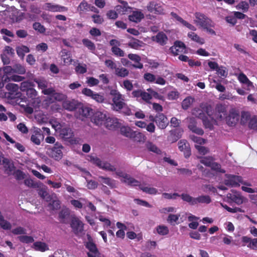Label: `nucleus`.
Returning <instances> with one entry per match:
<instances>
[{"instance_id": "603ef678", "label": "nucleus", "mask_w": 257, "mask_h": 257, "mask_svg": "<svg viewBox=\"0 0 257 257\" xmlns=\"http://www.w3.org/2000/svg\"><path fill=\"white\" fill-rule=\"evenodd\" d=\"M99 179L101 180L103 183L108 185L111 188H113L115 186L114 181L110 178L99 176Z\"/></svg>"}, {"instance_id": "dca6fc26", "label": "nucleus", "mask_w": 257, "mask_h": 257, "mask_svg": "<svg viewBox=\"0 0 257 257\" xmlns=\"http://www.w3.org/2000/svg\"><path fill=\"white\" fill-rule=\"evenodd\" d=\"M44 138V136L42 130L39 128H36L31 137V141L35 145H40Z\"/></svg>"}, {"instance_id": "cd10ccee", "label": "nucleus", "mask_w": 257, "mask_h": 257, "mask_svg": "<svg viewBox=\"0 0 257 257\" xmlns=\"http://www.w3.org/2000/svg\"><path fill=\"white\" fill-rule=\"evenodd\" d=\"M210 119L205 115L201 119L202 120L203 124L205 128H208L210 130H213L214 128L213 124L216 122V120L213 117L209 116Z\"/></svg>"}, {"instance_id": "bf43d9fd", "label": "nucleus", "mask_w": 257, "mask_h": 257, "mask_svg": "<svg viewBox=\"0 0 257 257\" xmlns=\"http://www.w3.org/2000/svg\"><path fill=\"white\" fill-rule=\"evenodd\" d=\"M111 50L113 54L116 56L123 57L124 56V51L117 46L112 47Z\"/></svg>"}, {"instance_id": "b1692460", "label": "nucleus", "mask_w": 257, "mask_h": 257, "mask_svg": "<svg viewBox=\"0 0 257 257\" xmlns=\"http://www.w3.org/2000/svg\"><path fill=\"white\" fill-rule=\"evenodd\" d=\"M153 41H155L161 46L166 44L168 41L167 35L163 32H159L155 36L152 37Z\"/></svg>"}, {"instance_id": "13d9d810", "label": "nucleus", "mask_w": 257, "mask_h": 257, "mask_svg": "<svg viewBox=\"0 0 257 257\" xmlns=\"http://www.w3.org/2000/svg\"><path fill=\"white\" fill-rule=\"evenodd\" d=\"M3 164L6 168V170L10 172H11L15 168L13 165L10 164L9 160L7 158H3Z\"/></svg>"}, {"instance_id": "1a4fd4ad", "label": "nucleus", "mask_w": 257, "mask_h": 257, "mask_svg": "<svg viewBox=\"0 0 257 257\" xmlns=\"http://www.w3.org/2000/svg\"><path fill=\"white\" fill-rule=\"evenodd\" d=\"M69 223L75 234L80 233L83 230V224L82 222L75 214H73L72 217V220Z\"/></svg>"}, {"instance_id": "79ce46f5", "label": "nucleus", "mask_w": 257, "mask_h": 257, "mask_svg": "<svg viewBox=\"0 0 257 257\" xmlns=\"http://www.w3.org/2000/svg\"><path fill=\"white\" fill-rule=\"evenodd\" d=\"M157 232L161 235H167L169 232V228L167 226L164 225H160L156 227Z\"/></svg>"}, {"instance_id": "2eb2a0df", "label": "nucleus", "mask_w": 257, "mask_h": 257, "mask_svg": "<svg viewBox=\"0 0 257 257\" xmlns=\"http://www.w3.org/2000/svg\"><path fill=\"white\" fill-rule=\"evenodd\" d=\"M178 148L183 152L185 158H188L191 155V149L189 143L185 140H181L178 142Z\"/></svg>"}, {"instance_id": "9b49d317", "label": "nucleus", "mask_w": 257, "mask_h": 257, "mask_svg": "<svg viewBox=\"0 0 257 257\" xmlns=\"http://www.w3.org/2000/svg\"><path fill=\"white\" fill-rule=\"evenodd\" d=\"M239 114L236 110L231 109L226 116V124L229 126H235L239 119Z\"/></svg>"}, {"instance_id": "a878e982", "label": "nucleus", "mask_w": 257, "mask_h": 257, "mask_svg": "<svg viewBox=\"0 0 257 257\" xmlns=\"http://www.w3.org/2000/svg\"><path fill=\"white\" fill-rule=\"evenodd\" d=\"M128 58L136 63V64H132V66L135 68L142 69L143 68V64L141 63V57L135 54H129L128 55Z\"/></svg>"}, {"instance_id": "c756f323", "label": "nucleus", "mask_w": 257, "mask_h": 257, "mask_svg": "<svg viewBox=\"0 0 257 257\" xmlns=\"http://www.w3.org/2000/svg\"><path fill=\"white\" fill-rule=\"evenodd\" d=\"M144 18V15L140 11H134L132 14L128 16V20L130 21L139 23Z\"/></svg>"}, {"instance_id": "e433bc0d", "label": "nucleus", "mask_w": 257, "mask_h": 257, "mask_svg": "<svg viewBox=\"0 0 257 257\" xmlns=\"http://www.w3.org/2000/svg\"><path fill=\"white\" fill-rule=\"evenodd\" d=\"M188 37L190 38L192 41L202 45L204 44L205 40L203 38H200L197 34L194 32H191L188 33Z\"/></svg>"}, {"instance_id": "4c0bfd02", "label": "nucleus", "mask_w": 257, "mask_h": 257, "mask_svg": "<svg viewBox=\"0 0 257 257\" xmlns=\"http://www.w3.org/2000/svg\"><path fill=\"white\" fill-rule=\"evenodd\" d=\"M146 146L147 149L149 151L152 152L157 154H161V153H162L161 150L159 148H158V147L156 145L154 144L153 143H152L151 142H147Z\"/></svg>"}, {"instance_id": "052dcab7", "label": "nucleus", "mask_w": 257, "mask_h": 257, "mask_svg": "<svg viewBox=\"0 0 257 257\" xmlns=\"http://www.w3.org/2000/svg\"><path fill=\"white\" fill-rule=\"evenodd\" d=\"M210 168L212 170L215 171L217 172L221 173H225V170L221 169V165L217 162H213Z\"/></svg>"}, {"instance_id": "58836bf2", "label": "nucleus", "mask_w": 257, "mask_h": 257, "mask_svg": "<svg viewBox=\"0 0 257 257\" xmlns=\"http://www.w3.org/2000/svg\"><path fill=\"white\" fill-rule=\"evenodd\" d=\"M115 73L118 77L124 78L128 75L129 71L127 69L123 67H116L115 70Z\"/></svg>"}, {"instance_id": "0eeeda50", "label": "nucleus", "mask_w": 257, "mask_h": 257, "mask_svg": "<svg viewBox=\"0 0 257 257\" xmlns=\"http://www.w3.org/2000/svg\"><path fill=\"white\" fill-rule=\"evenodd\" d=\"M120 131L121 135L126 137L134 139L136 138H139V140H138V141H142V139H144V138L145 137V136L142 133L133 131L128 126H124L121 127Z\"/></svg>"}, {"instance_id": "f704fd0d", "label": "nucleus", "mask_w": 257, "mask_h": 257, "mask_svg": "<svg viewBox=\"0 0 257 257\" xmlns=\"http://www.w3.org/2000/svg\"><path fill=\"white\" fill-rule=\"evenodd\" d=\"M133 40L128 43V46L134 49L138 50L143 47L145 44L142 41L132 38Z\"/></svg>"}, {"instance_id": "3c124183", "label": "nucleus", "mask_w": 257, "mask_h": 257, "mask_svg": "<svg viewBox=\"0 0 257 257\" xmlns=\"http://www.w3.org/2000/svg\"><path fill=\"white\" fill-rule=\"evenodd\" d=\"M190 139L198 145H203L206 143V140L202 138L197 137L194 135L190 136Z\"/></svg>"}, {"instance_id": "49530a36", "label": "nucleus", "mask_w": 257, "mask_h": 257, "mask_svg": "<svg viewBox=\"0 0 257 257\" xmlns=\"http://www.w3.org/2000/svg\"><path fill=\"white\" fill-rule=\"evenodd\" d=\"M194 99L191 97H188L185 98L182 102V107L184 110H187L193 103Z\"/></svg>"}, {"instance_id": "39448f33", "label": "nucleus", "mask_w": 257, "mask_h": 257, "mask_svg": "<svg viewBox=\"0 0 257 257\" xmlns=\"http://www.w3.org/2000/svg\"><path fill=\"white\" fill-rule=\"evenodd\" d=\"M195 19L194 20V23L201 28L205 26H211L213 21L203 13L196 12L194 14Z\"/></svg>"}, {"instance_id": "4d7b16f0", "label": "nucleus", "mask_w": 257, "mask_h": 257, "mask_svg": "<svg viewBox=\"0 0 257 257\" xmlns=\"http://www.w3.org/2000/svg\"><path fill=\"white\" fill-rule=\"evenodd\" d=\"M192 113L196 117L201 119L205 115V113L203 111V109L199 108H194L192 111Z\"/></svg>"}, {"instance_id": "680f3d73", "label": "nucleus", "mask_w": 257, "mask_h": 257, "mask_svg": "<svg viewBox=\"0 0 257 257\" xmlns=\"http://www.w3.org/2000/svg\"><path fill=\"white\" fill-rule=\"evenodd\" d=\"M140 189L142 190L143 192L151 195L156 194L158 192L157 189L153 187L142 186L140 187Z\"/></svg>"}, {"instance_id": "f8f14e48", "label": "nucleus", "mask_w": 257, "mask_h": 257, "mask_svg": "<svg viewBox=\"0 0 257 257\" xmlns=\"http://www.w3.org/2000/svg\"><path fill=\"white\" fill-rule=\"evenodd\" d=\"M107 115L105 113L101 111H96L93 113L91 117V121L98 126L104 124Z\"/></svg>"}, {"instance_id": "72a5a7b5", "label": "nucleus", "mask_w": 257, "mask_h": 257, "mask_svg": "<svg viewBox=\"0 0 257 257\" xmlns=\"http://www.w3.org/2000/svg\"><path fill=\"white\" fill-rule=\"evenodd\" d=\"M32 247L35 250L41 252H44L49 249L47 244L46 243L41 241L35 242L33 244Z\"/></svg>"}, {"instance_id": "338daca9", "label": "nucleus", "mask_w": 257, "mask_h": 257, "mask_svg": "<svg viewBox=\"0 0 257 257\" xmlns=\"http://www.w3.org/2000/svg\"><path fill=\"white\" fill-rule=\"evenodd\" d=\"M101 169L111 172H114L116 170L114 166L106 162H103Z\"/></svg>"}, {"instance_id": "f03ea898", "label": "nucleus", "mask_w": 257, "mask_h": 257, "mask_svg": "<svg viewBox=\"0 0 257 257\" xmlns=\"http://www.w3.org/2000/svg\"><path fill=\"white\" fill-rule=\"evenodd\" d=\"M182 199L190 205H195L198 203L209 204L211 202V199L208 195H201L196 198H194L186 193H182L181 195Z\"/></svg>"}, {"instance_id": "412c9836", "label": "nucleus", "mask_w": 257, "mask_h": 257, "mask_svg": "<svg viewBox=\"0 0 257 257\" xmlns=\"http://www.w3.org/2000/svg\"><path fill=\"white\" fill-rule=\"evenodd\" d=\"M121 5H117L115 7L116 12L121 15L127 14L132 12V8L129 7L126 2L120 1Z\"/></svg>"}, {"instance_id": "2f4dec72", "label": "nucleus", "mask_w": 257, "mask_h": 257, "mask_svg": "<svg viewBox=\"0 0 257 257\" xmlns=\"http://www.w3.org/2000/svg\"><path fill=\"white\" fill-rule=\"evenodd\" d=\"M78 112L80 115L86 118L91 116L93 113V109L91 108L86 106L79 108Z\"/></svg>"}, {"instance_id": "6e6552de", "label": "nucleus", "mask_w": 257, "mask_h": 257, "mask_svg": "<svg viewBox=\"0 0 257 257\" xmlns=\"http://www.w3.org/2000/svg\"><path fill=\"white\" fill-rule=\"evenodd\" d=\"M74 214L70 213V210L66 207H63L58 213V220L63 224H69Z\"/></svg>"}, {"instance_id": "7c9ffc66", "label": "nucleus", "mask_w": 257, "mask_h": 257, "mask_svg": "<svg viewBox=\"0 0 257 257\" xmlns=\"http://www.w3.org/2000/svg\"><path fill=\"white\" fill-rule=\"evenodd\" d=\"M62 105L65 109L73 111L77 108L78 102L74 99L72 100H65L63 101Z\"/></svg>"}, {"instance_id": "393cba45", "label": "nucleus", "mask_w": 257, "mask_h": 257, "mask_svg": "<svg viewBox=\"0 0 257 257\" xmlns=\"http://www.w3.org/2000/svg\"><path fill=\"white\" fill-rule=\"evenodd\" d=\"M73 136V132L71 129L69 127L61 128L59 130V136L61 139L64 140H68L72 138Z\"/></svg>"}, {"instance_id": "423d86ee", "label": "nucleus", "mask_w": 257, "mask_h": 257, "mask_svg": "<svg viewBox=\"0 0 257 257\" xmlns=\"http://www.w3.org/2000/svg\"><path fill=\"white\" fill-rule=\"evenodd\" d=\"M226 179L224 181L225 185L230 187L239 186L240 183L242 184H247L243 181L241 176L231 174H225Z\"/></svg>"}, {"instance_id": "37998d69", "label": "nucleus", "mask_w": 257, "mask_h": 257, "mask_svg": "<svg viewBox=\"0 0 257 257\" xmlns=\"http://www.w3.org/2000/svg\"><path fill=\"white\" fill-rule=\"evenodd\" d=\"M82 44L90 51L93 52L95 50V45L93 42L88 39H83L82 40Z\"/></svg>"}, {"instance_id": "ea45409f", "label": "nucleus", "mask_w": 257, "mask_h": 257, "mask_svg": "<svg viewBox=\"0 0 257 257\" xmlns=\"http://www.w3.org/2000/svg\"><path fill=\"white\" fill-rule=\"evenodd\" d=\"M16 51L19 57L23 58L25 53H27L30 52V49L27 46L22 45L20 47H18L16 48Z\"/></svg>"}, {"instance_id": "5701e85b", "label": "nucleus", "mask_w": 257, "mask_h": 257, "mask_svg": "<svg viewBox=\"0 0 257 257\" xmlns=\"http://www.w3.org/2000/svg\"><path fill=\"white\" fill-rule=\"evenodd\" d=\"M25 79L24 76H21L17 75H13L12 76H9L8 75H3L2 76V83L5 84L7 82L13 81L15 82H21Z\"/></svg>"}, {"instance_id": "a211bd4d", "label": "nucleus", "mask_w": 257, "mask_h": 257, "mask_svg": "<svg viewBox=\"0 0 257 257\" xmlns=\"http://www.w3.org/2000/svg\"><path fill=\"white\" fill-rule=\"evenodd\" d=\"M168 123L167 117L163 113H158L156 114V123L159 128H165Z\"/></svg>"}, {"instance_id": "09e8293b", "label": "nucleus", "mask_w": 257, "mask_h": 257, "mask_svg": "<svg viewBox=\"0 0 257 257\" xmlns=\"http://www.w3.org/2000/svg\"><path fill=\"white\" fill-rule=\"evenodd\" d=\"M121 86L126 90V91L130 92L133 90L134 85L131 80L128 79L124 80L123 81Z\"/></svg>"}, {"instance_id": "20e7f679", "label": "nucleus", "mask_w": 257, "mask_h": 257, "mask_svg": "<svg viewBox=\"0 0 257 257\" xmlns=\"http://www.w3.org/2000/svg\"><path fill=\"white\" fill-rule=\"evenodd\" d=\"M63 147L61 144L57 142L53 147L48 149L47 154L50 158L55 161H59L63 157Z\"/></svg>"}, {"instance_id": "8fccbe9b", "label": "nucleus", "mask_w": 257, "mask_h": 257, "mask_svg": "<svg viewBox=\"0 0 257 257\" xmlns=\"http://www.w3.org/2000/svg\"><path fill=\"white\" fill-rule=\"evenodd\" d=\"M14 70L15 73L19 74H24L26 73L25 67L20 64H16L14 65Z\"/></svg>"}, {"instance_id": "9d476101", "label": "nucleus", "mask_w": 257, "mask_h": 257, "mask_svg": "<svg viewBox=\"0 0 257 257\" xmlns=\"http://www.w3.org/2000/svg\"><path fill=\"white\" fill-rule=\"evenodd\" d=\"M147 8L150 13L157 15H163L164 14V10L162 5L155 1L150 2L147 5Z\"/></svg>"}, {"instance_id": "69168bd1", "label": "nucleus", "mask_w": 257, "mask_h": 257, "mask_svg": "<svg viewBox=\"0 0 257 257\" xmlns=\"http://www.w3.org/2000/svg\"><path fill=\"white\" fill-rule=\"evenodd\" d=\"M180 137L181 136L179 135V133L176 131H174L171 132L168 140L173 143L178 141Z\"/></svg>"}, {"instance_id": "4be33fe9", "label": "nucleus", "mask_w": 257, "mask_h": 257, "mask_svg": "<svg viewBox=\"0 0 257 257\" xmlns=\"http://www.w3.org/2000/svg\"><path fill=\"white\" fill-rule=\"evenodd\" d=\"M215 115L219 120L223 119L227 114V110L224 105L222 104H217L215 107Z\"/></svg>"}, {"instance_id": "473e14b6", "label": "nucleus", "mask_w": 257, "mask_h": 257, "mask_svg": "<svg viewBox=\"0 0 257 257\" xmlns=\"http://www.w3.org/2000/svg\"><path fill=\"white\" fill-rule=\"evenodd\" d=\"M90 4L85 0L82 1L77 7V10L79 14L81 16L89 11Z\"/></svg>"}, {"instance_id": "f257e3e1", "label": "nucleus", "mask_w": 257, "mask_h": 257, "mask_svg": "<svg viewBox=\"0 0 257 257\" xmlns=\"http://www.w3.org/2000/svg\"><path fill=\"white\" fill-rule=\"evenodd\" d=\"M109 94L112 96V108L113 110L119 111L126 106L122 95L117 90L112 89L110 91Z\"/></svg>"}, {"instance_id": "c03bdc74", "label": "nucleus", "mask_w": 257, "mask_h": 257, "mask_svg": "<svg viewBox=\"0 0 257 257\" xmlns=\"http://www.w3.org/2000/svg\"><path fill=\"white\" fill-rule=\"evenodd\" d=\"M124 182L127 183L128 185L132 186H139L140 188V187H142L141 185V183L139 181L136 180L134 178L130 176L129 175L128 177L126 179V180H124Z\"/></svg>"}, {"instance_id": "aec40b11", "label": "nucleus", "mask_w": 257, "mask_h": 257, "mask_svg": "<svg viewBox=\"0 0 257 257\" xmlns=\"http://www.w3.org/2000/svg\"><path fill=\"white\" fill-rule=\"evenodd\" d=\"M86 247L89 250L87 253L88 257H97L99 253L96 244L92 241H89L85 245Z\"/></svg>"}, {"instance_id": "7ed1b4c3", "label": "nucleus", "mask_w": 257, "mask_h": 257, "mask_svg": "<svg viewBox=\"0 0 257 257\" xmlns=\"http://www.w3.org/2000/svg\"><path fill=\"white\" fill-rule=\"evenodd\" d=\"M35 84L30 81H25L21 82L20 89L22 92H26L27 96L31 99L36 98L38 92L34 88Z\"/></svg>"}, {"instance_id": "c85d7f7f", "label": "nucleus", "mask_w": 257, "mask_h": 257, "mask_svg": "<svg viewBox=\"0 0 257 257\" xmlns=\"http://www.w3.org/2000/svg\"><path fill=\"white\" fill-rule=\"evenodd\" d=\"M227 198L238 205L241 204L243 202V198L237 192L228 193Z\"/></svg>"}, {"instance_id": "4468645a", "label": "nucleus", "mask_w": 257, "mask_h": 257, "mask_svg": "<svg viewBox=\"0 0 257 257\" xmlns=\"http://www.w3.org/2000/svg\"><path fill=\"white\" fill-rule=\"evenodd\" d=\"M104 125L108 130H115L120 127V123L117 118L107 117Z\"/></svg>"}, {"instance_id": "6ab92c4d", "label": "nucleus", "mask_w": 257, "mask_h": 257, "mask_svg": "<svg viewBox=\"0 0 257 257\" xmlns=\"http://www.w3.org/2000/svg\"><path fill=\"white\" fill-rule=\"evenodd\" d=\"M46 10L53 13L64 12H67L68 11V8L66 7L60 6L59 5L48 3L46 4Z\"/></svg>"}, {"instance_id": "c9c22d12", "label": "nucleus", "mask_w": 257, "mask_h": 257, "mask_svg": "<svg viewBox=\"0 0 257 257\" xmlns=\"http://www.w3.org/2000/svg\"><path fill=\"white\" fill-rule=\"evenodd\" d=\"M238 79L240 83L246 84L248 87H253L252 82L243 73H240L238 75Z\"/></svg>"}, {"instance_id": "de8ad7c7", "label": "nucleus", "mask_w": 257, "mask_h": 257, "mask_svg": "<svg viewBox=\"0 0 257 257\" xmlns=\"http://www.w3.org/2000/svg\"><path fill=\"white\" fill-rule=\"evenodd\" d=\"M34 81L38 84V88L42 90L47 87L48 82L46 80L35 78Z\"/></svg>"}, {"instance_id": "e2e57ef3", "label": "nucleus", "mask_w": 257, "mask_h": 257, "mask_svg": "<svg viewBox=\"0 0 257 257\" xmlns=\"http://www.w3.org/2000/svg\"><path fill=\"white\" fill-rule=\"evenodd\" d=\"M33 28L35 31L41 34L44 33L46 31V29L44 26L39 22L34 23L33 25Z\"/></svg>"}, {"instance_id": "a18cd8bd", "label": "nucleus", "mask_w": 257, "mask_h": 257, "mask_svg": "<svg viewBox=\"0 0 257 257\" xmlns=\"http://www.w3.org/2000/svg\"><path fill=\"white\" fill-rule=\"evenodd\" d=\"M6 88L9 91L10 93L13 94L18 91L19 86L18 84L9 83L6 85Z\"/></svg>"}, {"instance_id": "a19ab883", "label": "nucleus", "mask_w": 257, "mask_h": 257, "mask_svg": "<svg viewBox=\"0 0 257 257\" xmlns=\"http://www.w3.org/2000/svg\"><path fill=\"white\" fill-rule=\"evenodd\" d=\"M250 113L248 111H242L241 113L240 123L245 124L251 119Z\"/></svg>"}, {"instance_id": "bb28decb", "label": "nucleus", "mask_w": 257, "mask_h": 257, "mask_svg": "<svg viewBox=\"0 0 257 257\" xmlns=\"http://www.w3.org/2000/svg\"><path fill=\"white\" fill-rule=\"evenodd\" d=\"M171 15L175 18L177 21L181 23L182 25L188 28L189 29L195 31L196 30V27L193 25L189 23L185 20H183L181 17L178 16L176 13L174 12H171Z\"/></svg>"}, {"instance_id": "f3484780", "label": "nucleus", "mask_w": 257, "mask_h": 257, "mask_svg": "<svg viewBox=\"0 0 257 257\" xmlns=\"http://www.w3.org/2000/svg\"><path fill=\"white\" fill-rule=\"evenodd\" d=\"M186 46L184 43L176 41L175 42L174 45L170 48V50L174 56H177L180 53L183 52Z\"/></svg>"}, {"instance_id": "864d4df0", "label": "nucleus", "mask_w": 257, "mask_h": 257, "mask_svg": "<svg viewBox=\"0 0 257 257\" xmlns=\"http://www.w3.org/2000/svg\"><path fill=\"white\" fill-rule=\"evenodd\" d=\"M60 201L59 200H54L48 204V207L52 210H58L60 208Z\"/></svg>"}, {"instance_id": "ddd939ff", "label": "nucleus", "mask_w": 257, "mask_h": 257, "mask_svg": "<svg viewBox=\"0 0 257 257\" xmlns=\"http://www.w3.org/2000/svg\"><path fill=\"white\" fill-rule=\"evenodd\" d=\"M188 128L193 133L200 136H202L204 132L200 127H197V121L194 117H190L188 118Z\"/></svg>"}, {"instance_id": "6e6d98bb", "label": "nucleus", "mask_w": 257, "mask_h": 257, "mask_svg": "<svg viewBox=\"0 0 257 257\" xmlns=\"http://www.w3.org/2000/svg\"><path fill=\"white\" fill-rule=\"evenodd\" d=\"M19 240L23 243H29L34 242V239L32 236L28 235H21L18 236Z\"/></svg>"}, {"instance_id": "774afa93", "label": "nucleus", "mask_w": 257, "mask_h": 257, "mask_svg": "<svg viewBox=\"0 0 257 257\" xmlns=\"http://www.w3.org/2000/svg\"><path fill=\"white\" fill-rule=\"evenodd\" d=\"M248 126L250 128L257 131V116H253L249 121Z\"/></svg>"}, {"instance_id": "5fc2aeb1", "label": "nucleus", "mask_w": 257, "mask_h": 257, "mask_svg": "<svg viewBox=\"0 0 257 257\" xmlns=\"http://www.w3.org/2000/svg\"><path fill=\"white\" fill-rule=\"evenodd\" d=\"M200 107L203 109V111H205L209 116H211L213 115V109L210 105L202 104Z\"/></svg>"}, {"instance_id": "0e129e2a", "label": "nucleus", "mask_w": 257, "mask_h": 257, "mask_svg": "<svg viewBox=\"0 0 257 257\" xmlns=\"http://www.w3.org/2000/svg\"><path fill=\"white\" fill-rule=\"evenodd\" d=\"M249 7V4L245 1H241L236 6L237 9L241 10L244 13L248 11Z\"/></svg>"}]
</instances>
